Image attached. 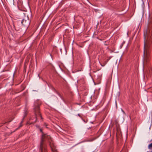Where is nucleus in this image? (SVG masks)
<instances>
[{
    "mask_svg": "<svg viewBox=\"0 0 152 152\" xmlns=\"http://www.w3.org/2000/svg\"><path fill=\"white\" fill-rule=\"evenodd\" d=\"M93 140H94V139H90L89 140H86L85 141L91 142V141H93Z\"/></svg>",
    "mask_w": 152,
    "mask_h": 152,
    "instance_id": "obj_5",
    "label": "nucleus"
},
{
    "mask_svg": "<svg viewBox=\"0 0 152 152\" xmlns=\"http://www.w3.org/2000/svg\"><path fill=\"white\" fill-rule=\"evenodd\" d=\"M151 152H152V151H151Z\"/></svg>",
    "mask_w": 152,
    "mask_h": 152,
    "instance_id": "obj_10",
    "label": "nucleus"
},
{
    "mask_svg": "<svg viewBox=\"0 0 152 152\" xmlns=\"http://www.w3.org/2000/svg\"><path fill=\"white\" fill-rule=\"evenodd\" d=\"M22 122H23V121H22L20 123V126H19V127H21V126H22Z\"/></svg>",
    "mask_w": 152,
    "mask_h": 152,
    "instance_id": "obj_6",
    "label": "nucleus"
},
{
    "mask_svg": "<svg viewBox=\"0 0 152 152\" xmlns=\"http://www.w3.org/2000/svg\"><path fill=\"white\" fill-rule=\"evenodd\" d=\"M148 31L147 30L144 31V61H147L149 59L150 56L149 47L151 43V37L148 34Z\"/></svg>",
    "mask_w": 152,
    "mask_h": 152,
    "instance_id": "obj_1",
    "label": "nucleus"
},
{
    "mask_svg": "<svg viewBox=\"0 0 152 152\" xmlns=\"http://www.w3.org/2000/svg\"><path fill=\"white\" fill-rule=\"evenodd\" d=\"M148 147L149 149H152V143L149 144Z\"/></svg>",
    "mask_w": 152,
    "mask_h": 152,
    "instance_id": "obj_4",
    "label": "nucleus"
},
{
    "mask_svg": "<svg viewBox=\"0 0 152 152\" xmlns=\"http://www.w3.org/2000/svg\"><path fill=\"white\" fill-rule=\"evenodd\" d=\"M102 66H104V65H101Z\"/></svg>",
    "mask_w": 152,
    "mask_h": 152,
    "instance_id": "obj_9",
    "label": "nucleus"
},
{
    "mask_svg": "<svg viewBox=\"0 0 152 152\" xmlns=\"http://www.w3.org/2000/svg\"><path fill=\"white\" fill-rule=\"evenodd\" d=\"M21 23L24 26H28L30 23V21L28 16L23 19Z\"/></svg>",
    "mask_w": 152,
    "mask_h": 152,
    "instance_id": "obj_3",
    "label": "nucleus"
},
{
    "mask_svg": "<svg viewBox=\"0 0 152 152\" xmlns=\"http://www.w3.org/2000/svg\"><path fill=\"white\" fill-rule=\"evenodd\" d=\"M34 110L36 117V120L34 122V123H35L36 122V121L37 120V115H39L41 118H42V117L41 116V115L40 113L39 106V105H38L37 103H35Z\"/></svg>",
    "mask_w": 152,
    "mask_h": 152,
    "instance_id": "obj_2",
    "label": "nucleus"
},
{
    "mask_svg": "<svg viewBox=\"0 0 152 152\" xmlns=\"http://www.w3.org/2000/svg\"><path fill=\"white\" fill-rule=\"evenodd\" d=\"M40 131L41 132H42V130L41 129H40Z\"/></svg>",
    "mask_w": 152,
    "mask_h": 152,
    "instance_id": "obj_7",
    "label": "nucleus"
},
{
    "mask_svg": "<svg viewBox=\"0 0 152 152\" xmlns=\"http://www.w3.org/2000/svg\"><path fill=\"white\" fill-rule=\"evenodd\" d=\"M78 115L80 116V114H78Z\"/></svg>",
    "mask_w": 152,
    "mask_h": 152,
    "instance_id": "obj_8",
    "label": "nucleus"
}]
</instances>
